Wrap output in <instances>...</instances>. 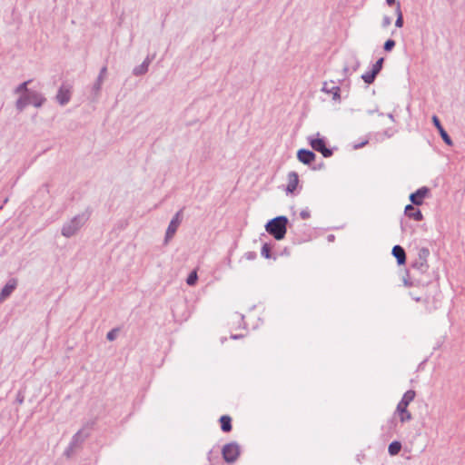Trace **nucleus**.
<instances>
[{
	"label": "nucleus",
	"instance_id": "nucleus-1",
	"mask_svg": "<svg viewBox=\"0 0 465 465\" xmlns=\"http://www.w3.org/2000/svg\"><path fill=\"white\" fill-rule=\"evenodd\" d=\"M289 220L284 215H280L271 219L265 224L266 232L275 240L281 241L285 237Z\"/></svg>",
	"mask_w": 465,
	"mask_h": 465
},
{
	"label": "nucleus",
	"instance_id": "nucleus-2",
	"mask_svg": "<svg viewBox=\"0 0 465 465\" xmlns=\"http://www.w3.org/2000/svg\"><path fill=\"white\" fill-rule=\"evenodd\" d=\"M89 216L90 213H83L75 215L71 220L64 223L61 229L62 235L64 236L65 238H70L75 235L88 221Z\"/></svg>",
	"mask_w": 465,
	"mask_h": 465
},
{
	"label": "nucleus",
	"instance_id": "nucleus-3",
	"mask_svg": "<svg viewBox=\"0 0 465 465\" xmlns=\"http://www.w3.org/2000/svg\"><path fill=\"white\" fill-rule=\"evenodd\" d=\"M46 101V98L39 92L33 91L24 94L15 102V107L22 112L27 105L33 104L36 108H40Z\"/></svg>",
	"mask_w": 465,
	"mask_h": 465
},
{
	"label": "nucleus",
	"instance_id": "nucleus-4",
	"mask_svg": "<svg viewBox=\"0 0 465 465\" xmlns=\"http://www.w3.org/2000/svg\"><path fill=\"white\" fill-rule=\"evenodd\" d=\"M415 396V391L409 390L403 394L401 401L398 403L396 412L399 414V419L401 423L410 421L412 419V416L407 408L409 404L414 400Z\"/></svg>",
	"mask_w": 465,
	"mask_h": 465
},
{
	"label": "nucleus",
	"instance_id": "nucleus-5",
	"mask_svg": "<svg viewBox=\"0 0 465 465\" xmlns=\"http://www.w3.org/2000/svg\"><path fill=\"white\" fill-rule=\"evenodd\" d=\"M430 250L427 247H421L418 251V258L413 262L412 268L421 273H425L429 269L428 258Z\"/></svg>",
	"mask_w": 465,
	"mask_h": 465
},
{
	"label": "nucleus",
	"instance_id": "nucleus-6",
	"mask_svg": "<svg viewBox=\"0 0 465 465\" xmlns=\"http://www.w3.org/2000/svg\"><path fill=\"white\" fill-rule=\"evenodd\" d=\"M222 455L227 463H233L240 455V446L236 442L227 443L223 447Z\"/></svg>",
	"mask_w": 465,
	"mask_h": 465
},
{
	"label": "nucleus",
	"instance_id": "nucleus-7",
	"mask_svg": "<svg viewBox=\"0 0 465 465\" xmlns=\"http://www.w3.org/2000/svg\"><path fill=\"white\" fill-rule=\"evenodd\" d=\"M72 97V86L68 84H63L55 95L56 102L64 106L67 104Z\"/></svg>",
	"mask_w": 465,
	"mask_h": 465
},
{
	"label": "nucleus",
	"instance_id": "nucleus-8",
	"mask_svg": "<svg viewBox=\"0 0 465 465\" xmlns=\"http://www.w3.org/2000/svg\"><path fill=\"white\" fill-rule=\"evenodd\" d=\"M182 210L178 211L174 216L172 218L168 227H167V230H166V232H165V238H164V242L167 243L170 239H172L173 237V235L175 234L181 222H182Z\"/></svg>",
	"mask_w": 465,
	"mask_h": 465
},
{
	"label": "nucleus",
	"instance_id": "nucleus-9",
	"mask_svg": "<svg viewBox=\"0 0 465 465\" xmlns=\"http://www.w3.org/2000/svg\"><path fill=\"white\" fill-rule=\"evenodd\" d=\"M310 144L313 150L321 153L324 157L332 155V150L326 147L323 138H310Z\"/></svg>",
	"mask_w": 465,
	"mask_h": 465
},
{
	"label": "nucleus",
	"instance_id": "nucleus-10",
	"mask_svg": "<svg viewBox=\"0 0 465 465\" xmlns=\"http://www.w3.org/2000/svg\"><path fill=\"white\" fill-rule=\"evenodd\" d=\"M430 193V189L426 186L419 188L416 192L411 193L410 201L413 205L419 206L423 203V200Z\"/></svg>",
	"mask_w": 465,
	"mask_h": 465
},
{
	"label": "nucleus",
	"instance_id": "nucleus-11",
	"mask_svg": "<svg viewBox=\"0 0 465 465\" xmlns=\"http://www.w3.org/2000/svg\"><path fill=\"white\" fill-rule=\"evenodd\" d=\"M18 282L15 278H11L3 287L0 292V302L6 300L16 289Z\"/></svg>",
	"mask_w": 465,
	"mask_h": 465
},
{
	"label": "nucleus",
	"instance_id": "nucleus-12",
	"mask_svg": "<svg viewBox=\"0 0 465 465\" xmlns=\"http://www.w3.org/2000/svg\"><path fill=\"white\" fill-rule=\"evenodd\" d=\"M88 437L89 432L84 431V429L78 430L72 438V440L69 444V450H74L80 446Z\"/></svg>",
	"mask_w": 465,
	"mask_h": 465
},
{
	"label": "nucleus",
	"instance_id": "nucleus-13",
	"mask_svg": "<svg viewBox=\"0 0 465 465\" xmlns=\"http://www.w3.org/2000/svg\"><path fill=\"white\" fill-rule=\"evenodd\" d=\"M297 158L303 164H310L315 160L316 154L311 150L300 149L297 152Z\"/></svg>",
	"mask_w": 465,
	"mask_h": 465
},
{
	"label": "nucleus",
	"instance_id": "nucleus-14",
	"mask_svg": "<svg viewBox=\"0 0 465 465\" xmlns=\"http://www.w3.org/2000/svg\"><path fill=\"white\" fill-rule=\"evenodd\" d=\"M432 123H433L434 126L438 129L440 135L442 138V140L444 141V143L448 145H452L453 143H452L451 138L450 137L448 133L445 131V129L443 128V126L440 124V119L436 115L432 116Z\"/></svg>",
	"mask_w": 465,
	"mask_h": 465
},
{
	"label": "nucleus",
	"instance_id": "nucleus-15",
	"mask_svg": "<svg viewBox=\"0 0 465 465\" xmlns=\"http://www.w3.org/2000/svg\"><path fill=\"white\" fill-rule=\"evenodd\" d=\"M322 91L324 93L332 94V99L335 101L340 100V98H341V95H340L341 89L338 85L335 84L334 82H330V83L325 82L323 84Z\"/></svg>",
	"mask_w": 465,
	"mask_h": 465
},
{
	"label": "nucleus",
	"instance_id": "nucleus-16",
	"mask_svg": "<svg viewBox=\"0 0 465 465\" xmlns=\"http://www.w3.org/2000/svg\"><path fill=\"white\" fill-rule=\"evenodd\" d=\"M153 58L154 54L152 56L148 55L140 65H137L134 68L133 74L136 76L145 74L148 72L149 65Z\"/></svg>",
	"mask_w": 465,
	"mask_h": 465
},
{
	"label": "nucleus",
	"instance_id": "nucleus-17",
	"mask_svg": "<svg viewBox=\"0 0 465 465\" xmlns=\"http://www.w3.org/2000/svg\"><path fill=\"white\" fill-rule=\"evenodd\" d=\"M416 205L413 204H408L405 207L404 213L406 216H408L411 219H413L414 221L420 222L423 219V215L420 209L415 207Z\"/></svg>",
	"mask_w": 465,
	"mask_h": 465
},
{
	"label": "nucleus",
	"instance_id": "nucleus-18",
	"mask_svg": "<svg viewBox=\"0 0 465 465\" xmlns=\"http://www.w3.org/2000/svg\"><path fill=\"white\" fill-rule=\"evenodd\" d=\"M299 183V176L296 172H290L288 173V184L286 187L287 193H293Z\"/></svg>",
	"mask_w": 465,
	"mask_h": 465
},
{
	"label": "nucleus",
	"instance_id": "nucleus-19",
	"mask_svg": "<svg viewBox=\"0 0 465 465\" xmlns=\"http://www.w3.org/2000/svg\"><path fill=\"white\" fill-rule=\"evenodd\" d=\"M391 253L396 258L399 265H402L406 262V252L401 245L393 246Z\"/></svg>",
	"mask_w": 465,
	"mask_h": 465
},
{
	"label": "nucleus",
	"instance_id": "nucleus-20",
	"mask_svg": "<svg viewBox=\"0 0 465 465\" xmlns=\"http://www.w3.org/2000/svg\"><path fill=\"white\" fill-rule=\"evenodd\" d=\"M106 67L104 66L101 70H100V73H99V75L95 81V83L94 84V86H93V92L94 93V94H98L101 88H102V84L104 82V75L106 74Z\"/></svg>",
	"mask_w": 465,
	"mask_h": 465
},
{
	"label": "nucleus",
	"instance_id": "nucleus-21",
	"mask_svg": "<svg viewBox=\"0 0 465 465\" xmlns=\"http://www.w3.org/2000/svg\"><path fill=\"white\" fill-rule=\"evenodd\" d=\"M221 429L224 432H229L232 430V419L228 415H223L220 418Z\"/></svg>",
	"mask_w": 465,
	"mask_h": 465
},
{
	"label": "nucleus",
	"instance_id": "nucleus-22",
	"mask_svg": "<svg viewBox=\"0 0 465 465\" xmlns=\"http://www.w3.org/2000/svg\"><path fill=\"white\" fill-rule=\"evenodd\" d=\"M401 450V443L398 440H394L390 443L388 447V451L390 455L394 456L397 455Z\"/></svg>",
	"mask_w": 465,
	"mask_h": 465
},
{
	"label": "nucleus",
	"instance_id": "nucleus-23",
	"mask_svg": "<svg viewBox=\"0 0 465 465\" xmlns=\"http://www.w3.org/2000/svg\"><path fill=\"white\" fill-rule=\"evenodd\" d=\"M32 82V80H28V81H25L22 84H20L15 89V94H19L20 95L24 94H27V93H31L33 92V90H29L27 88V85Z\"/></svg>",
	"mask_w": 465,
	"mask_h": 465
},
{
	"label": "nucleus",
	"instance_id": "nucleus-24",
	"mask_svg": "<svg viewBox=\"0 0 465 465\" xmlns=\"http://www.w3.org/2000/svg\"><path fill=\"white\" fill-rule=\"evenodd\" d=\"M378 74L374 73L372 70L366 72L361 75V79L368 84H372L375 81V78Z\"/></svg>",
	"mask_w": 465,
	"mask_h": 465
},
{
	"label": "nucleus",
	"instance_id": "nucleus-25",
	"mask_svg": "<svg viewBox=\"0 0 465 465\" xmlns=\"http://www.w3.org/2000/svg\"><path fill=\"white\" fill-rule=\"evenodd\" d=\"M396 15H397V19H396V22H395V25L397 27H402V25H403V15H402L401 10V4H400V2L397 3Z\"/></svg>",
	"mask_w": 465,
	"mask_h": 465
},
{
	"label": "nucleus",
	"instance_id": "nucleus-26",
	"mask_svg": "<svg viewBox=\"0 0 465 465\" xmlns=\"http://www.w3.org/2000/svg\"><path fill=\"white\" fill-rule=\"evenodd\" d=\"M198 280V275L195 271H193L186 279V283L190 286H193L196 283Z\"/></svg>",
	"mask_w": 465,
	"mask_h": 465
},
{
	"label": "nucleus",
	"instance_id": "nucleus-27",
	"mask_svg": "<svg viewBox=\"0 0 465 465\" xmlns=\"http://www.w3.org/2000/svg\"><path fill=\"white\" fill-rule=\"evenodd\" d=\"M383 62H384V58H380L376 61V63L372 65V68L371 70L376 73L377 74H379V73L381 72V70L382 69V64H383Z\"/></svg>",
	"mask_w": 465,
	"mask_h": 465
},
{
	"label": "nucleus",
	"instance_id": "nucleus-28",
	"mask_svg": "<svg viewBox=\"0 0 465 465\" xmlns=\"http://www.w3.org/2000/svg\"><path fill=\"white\" fill-rule=\"evenodd\" d=\"M261 254H262V256H263L266 259H270L271 258V246H270V244L264 243L262 245Z\"/></svg>",
	"mask_w": 465,
	"mask_h": 465
},
{
	"label": "nucleus",
	"instance_id": "nucleus-29",
	"mask_svg": "<svg viewBox=\"0 0 465 465\" xmlns=\"http://www.w3.org/2000/svg\"><path fill=\"white\" fill-rule=\"evenodd\" d=\"M396 43L394 40L392 39H388L385 43H384V45H383V49L386 51V52H390L391 51L394 46H395Z\"/></svg>",
	"mask_w": 465,
	"mask_h": 465
},
{
	"label": "nucleus",
	"instance_id": "nucleus-30",
	"mask_svg": "<svg viewBox=\"0 0 465 465\" xmlns=\"http://www.w3.org/2000/svg\"><path fill=\"white\" fill-rule=\"evenodd\" d=\"M117 332H118V330L117 329H113L111 330L110 331L107 332L106 334V339L108 341H114L116 339V336H117Z\"/></svg>",
	"mask_w": 465,
	"mask_h": 465
},
{
	"label": "nucleus",
	"instance_id": "nucleus-31",
	"mask_svg": "<svg viewBox=\"0 0 465 465\" xmlns=\"http://www.w3.org/2000/svg\"><path fill=\"white\" fill-rule=\"evenodd\" d=\"M391 24V18L390 16H383L381 25L382 27H388Z\"/></svg>",
	"mask_w": 465,
	"mask_h": 465
},
{
	"label": "nucleus",
	"instance_id": "nucleus-32",
	"mask_svg": "<svg viewBox=\"0 0 465 465\" xmlns=\"http://www.w3.org/2000/svg\"><path fill=\"white\" fill-rule=\"evenodd\" d=\"M300 216L303 220H306V219L310 218V216H311L310 211L307 210V209L306 210H302L301 213H300Z\"/></svg>",
	"mask_w": 465,
	"mask_h": 465
},
{
	"label": "nucleus",
	"instance_id": "nucleus-33",
	"mask_svg": "<svg viewBox=\"0 0 465 465\" xmlns=\"http://www.w3.org/2000/svg\"><path fill=\"white\" fill-rule=\"evenodd\" d=\"M244 257L250 261L254 260L256 258V252H245Z\"/></svg>",
	"mask_w": 465,
	"mask_h": 465
},
{
	"label": "nucleus",
	"instance_id": "nucleus-34",
	"mask_svg": "<svg viewBox=\"0 0 465 465\" xmlns=\"http://www.w3.org/2000/svg\"><path fill=\"white\" fill-rule=\"evenodd\" d=\"M352 60L354 62V64L352 65L351 69L352 71H356L360 66V61L355 56L352 57Z\"/></svg>",
	"mask_w": 465,
	"mask_h": 465
},
{
	"label": "nucleus",
	"instance_id": "nucleus-35",
	"mask_svg": "<svg viewBox=\"0 0 465 465\" xmlns=\"http://www.w3.org/2000/svg\"><path fill=\"white\" fill-rule=\"evenodd\" d=\"M367 143H368V141H367V140H365V141L361 142V143L354 144V145H353V148H354V149H360V148L363 147V146H364L365 144H367Z\"/></svg>",
	"mask_w": 465,
	"mask_h": 465
},
{
	"label": "nucleus",
	"instance_id": "nucleus-36",
	"mask_svg": "<svg viewBox=\"0 0 465 465\" xmlns=\"http://www.w3.org/2000/svg\"><path fill=\"white\" fill-rule=\"evenodd\" d=\"M74 450H69V447L66 449V450L64 451V454L67 456V457H70L71 456V453L74 451Z\"/></svg>",
	"mask_w": 465,
	"mask_h": 465
},
{
	"label": "nucleus",
	"instance_id": "nucleus-37",
	"mask_svg": "<svg viewBox=\"0 0 465 465\" xmlns=\"http://www.w3.org/2000/svg\"><path fill=\"white\" fill-rule=\"evenodd\" d=\"M378 111V107L376 106L375 108L373 109H371V110H368V114H372L373 113L377 112Z\"/></svg>",
	"mask_w": 465,
	"mask_h": 465
},
{
	"label": "nucleus",
	"instance_id": "nucleus-38",
	"mask_svg": "<svg viewBox=\"0 0 465 465\" xmlns=\"http://www.w3.org/2000/svg\"><path fill=\"white\" fill-rule=\"evenodd\" d=\"M386 3L389 5H394L396 3V0H386Z\"/></svg>",
	"mask_w": 465,
	"mask_h": 465
},
{
	"label": "nucleus",
	"instance_id": "nucleus-39",
	"mask_svg": "<svg viewBox=\"0 0 465 465\" xmlns=\"http://www.w3.org/2000/svg\"><path fill=\"white\" fill-rule=\"evenodd\" d=\"M404 284L406 286H411V283H410L407 280H404Z\"/></svg>",
	"mask_w": 465,
	"mask_h": 465
},
{
	"label": "nucleus",
	"instance_id": "nucleus-40",
	"mask_svg": "<svg viewBox=\"0 0 465 465\" xmlns=\"http://www.w3.org/2000/svg\"><path fill=\"white\" fill-rule=\"evenodd\" d=\"M344 72H347L349 70V67L348 65H345L344 68H343Z\"/></svg>",
	"mask_w": 465,
	"mask_h": 465
},
{
	"label": "nucleus",
	"instance_id": "nucleus-41",
	"mask_svg": "<svg viewBox=\"0 0 465 465\" xmlns=\"http://www.w3.org/2000/svg\"><path fill=\"white\" fill-rule=\"evenodd\" d=\"M389 118L393 119V115L391 114H390Z\"/></svg>",
	"mask_w": 465,
	"mask_h": 465
},
{
	"label": "nucleus",
	"instance_id": "nucleus-42",
	"mask_svg": "<svg viewBox=\"0 0 465 465\" xmlns=\"http://www.w3.org/2000/svg\"><path fill=\"white\" fill-rule=\"evenodd\" d=\"M18 401H19L20 403H22V402H23V399L18 398Z\"/></svg>",
	"mask_w": 465,
	"mask_h": 465
},
{
	"label": "nucleus",
	"instance_id": "nucleus-43",
	"mask_svg": "<svg viewBox=\"0 0 465 465\" xmlns=\"http://www.w3.org/2000/svg\"><path fill=\"white\" fill-rule=\"evenodd\" d=\"M232 339H237V338H238V336H237V335H233V336H232Z\"/></svg>",
	"mask_w": 465,
	"mask_h": 465
}]
</instances>
